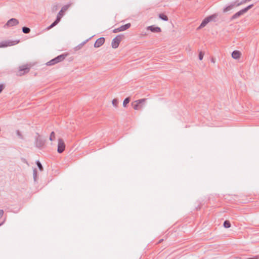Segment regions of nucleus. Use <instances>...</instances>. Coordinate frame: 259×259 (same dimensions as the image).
Masks as SVG:
<instances>
[{
	"label": "nucleus",
	"instance_id": "f257e3e1",
	"mask_svg": "<svg viewBox=\"0 0 259 259\" xmlns=\"http://www.w3.org/2000/svg\"><path fill=\"white\" fill-rule=\"evenodd\" d=\"M46 140L41 137L38 133H36V136L35 137V146L38 149H42L45 145Z\"/></svg>",
	"mask_w": 259,
	"mask_h": 259
},
{
	"label": "nucleus",
	"instance_id": "f03ea898",
	"mask_svg": "<svg viewBox=\"0 0 259 259\" xmlns=\"http://www.w3.org/2000/svg\"><path fill=\"white\" fill-rule=\"evenodd\" d=\"M67 54H63L60 55L58 56L55 58L52 59L50 61L48 62L46 64L48 66L54 65L59 62H60L64 60L66 57L67 56Z\"/></svg>",
	"mask_w": 259,
	"mask_h": 259
},
{
	"label": "nucleus",
	"instance_id": "7ed1b4c3",
	"mask_svg": "<svg viewBox=\"0 0 259 259\" xmlns=\"http://www.w3.org/2000/svg\"><path fill=\"white\" fill-rule=\"evenodd\" d=\"M146 101V99H141L136 100L132 103L133 108L135 110L141 109Z\"/></svg>",
	"mask_w": 259,
	"mask_h": 259
},
{
	"label": "nucleus",
	"instance_id": "20e7f679",
	"mask_svg": "<svg viewBox=\"0 0 259 259\" xmlns=\"http://www.w3.org/2000/svg\"><path fill=\"white\" fill-rule=\"evenodd\" d=\"M251 0H242L240 3H237L236 2H234L232 4H231L229 6L226 7L223 9V12L225 13L227 12L231 9H232L235 7H238L239 6L242 4H244L247 2H250Z\"/></svg>",
	"mask_w": 259,
	"mask_h": 259
},
{
	"label": "nucleus",
	"instance_id": "39448f33",
	"mask_svg": "<svg viewBox=\"0 0 259 259\" xmlns=\"http://www.w3.org/2000/svg\"><path fill=\"white\" fill-rule=\"evenodd\" d=\"M123 37L122 34H119L114 38L111 42L112 47L114 49L117 48Z\"/></svg>",
	"mask_w": 259,
	"mask_h": 259
},
{
	"label": "nucleus",
	"instance_id": "423d86ee",
	"mask_svg": "<svg viewBox=\"0 0 259 259\" xmlns=\"http://www.w3.org/2000/svg\"><path fill=\"white\" fill-rule=\"evenodd\" d=\"M65 144L63 139L60 138L58 139L57 151L59 153H62L65 150Z\"/></svg>",
	"mask_w": 259,
	"mask_h": 259
},
{
	"label": "nucleus",
	"instance_id": "0eeeda50",
	"mask_svg": "<svg viewBox=\"0 0 259 259\" xmlns=\"http://www.w3.org/2000/svg\"><path fill=\"white\" fill-rule=\"evenodd\" d=\"M131 26V23H127L124 25H122L119 28H115L113 30V33H117L118 32L123 31L128 29Z\"/></svg>",
	"mask_w": 259,
	"mask_h": 259
},
{
	"label": "nucleus",
	"instance_id": "6e6552de",
	"mask_svg": "<svg viewBox=\"0 0 259 259\" xmlns=\"http://www.w3.org/2000/svg\"><path fill=\"white\" fill-rule=\"evenodd\" d=\"M19 41H5L0 42V48L6 47L8 46H12L18 43Z\"/></svg>",
	"mask_w": 259,
	"mask_h": 259
},
{
	"label": "nucleus",
	"instance_id": "1a4fd4ad",
	"mask_svg": "<svg viewBox=\"0 0 259 259\" xmlns=\"http://www.w3.org/2000/svg\"><path fill=\"white\" fill-rule=\"evenodd\" d=\"M19 24V21L16 18H11L8 21L6 26L8 27L14 26Z\"/></svg>",
	"mask_w": 259,
	"mask_h": 259
},
{
	"label": "nucleus",
	"instance_id": "9d476101",
	"mask_svg": "<svg viewBox=\"0 0 259 259\" xmlns=\"http://www.w3.org/2000/svg\"><path fill=\"white\" fill-rule=\"evenodd\" d=\"M68 7H69V6L68 5L64 6L62 8L61 10L58 13L56 18H59V20H61L62 17L64 15L65 12L67 10V9H68Z\"/></svg>",
	"mask_w": 259,
	"mask_h": 259
},
{
	"label": "nucleus",
	"instance_id": "9b49d317",
	"mask_svg": "<svg viewBox=\"0 0 259 259\" xmlns=\"http://www.w3.org/2000/svg\"><path fill=\"white\" fill-rule=\"evenodd\" d=\"M19 70L20 72L23 71V73H20V75H22L26 73H28L29 71L30 67L27 64L22 65V66L19 67Z\"/></svg>",
	"mask_w": 259,
	"mask_h": 259
},
{
	"label": "nucleus",
	"instance_id": "f8f14e48",
	"mask_svg": "<svg viewBox=\"0 0 259 259\" xmlns=\"http://www.w3.org/2000/svg\"><path fill=\"white\" fill-rule=\"evenodd\" d=\"M147 29L154 33H159L161 31V29L160 27L158 26H155L154 25L148 26Z\"/></svg>",
	"mask_w": 259,
	"mask_h": 259
},
{
	"label": "nucleus",
	"instance_id": "ddd939ff",
	"mask_svg": "<svg viewBox=\"0 0 259 259\" xmlns=\"http://www.w3.org/2000/svg\"><path fill=\"white\" fill-rule=\"evenodd\" d=\"M105 42V38L104 37H100L97 39L94 44L95 48H99L102 46Z\"/></svg>",
	"mask_w": 259,
	"mask_h": 259
},
{
	"label": "nucleus",
	"instance_id": "4468645a",
	"mask_svg": "<svg viewBox=\"0 0 259 259\" xmlns=\"http://www.w3.org/2000/svg\"><path fill=\"white\" fill-rule=\"evenodd\" d=\"M245 13V11L243 10V9H242V10H240L239 11H238V12L236 13L235 14H234L231 17L230 19H231V20H233L234 19H236Z\"/></svg>",
	"mask_w": 259,
	"mask_h": 259
},
{
	"label": "nucleus",
	"instance_id": "2eb2a0df",
	"mask_svg": "<svg viewBox=\"0 0 259 259\" xmlns=\"http://www.w3.org/2000/svg\"><path fill=\"white\" fill-rule=\"evenodd\" d=\"M209 22V20H208V18L207 17H206L203 19L199 26L198 27L197 29H200L204 27H205L208 23Z\"/></svg>",
	"mask_w": 259,
	"mask_h": 259
},
{
	"label": "nucleus",
	"instance_id": "dca6fc26",
	"mask_svg": "<svg viewBox=\"0 0 259 259\" xmlns=\"http://www.w3.org/2000/svg\"><path fill=\"white\" fill-rule=\"evenodd\" d=\"M241 56V53L239 51L235 50L232 53V57L235 59H238Z\"/></svg>",
	"mask_w": 259,
	"mask_h": 259
},
{
	"label": "nucleus",
	"instance_id": "f3484780",
	"mask_svg": "<svg viewBox=\"0 0 259 259\" xmlns=\"http://www.w3.org/2000/svg\"><path fill=\"white\" fill-rule=\"evenodd\" d=\"M93 36L90 37L89 38L86 39L84 41L82 42L80 44H79L78 46H77L74 49L75 51H78L82 48V47L90 40L92 38Z\"/></svg>",
	"mask_w": 259,
	"mask_h": 259
},
{
	"label": "nucleus",
	"instance_id": "a211bd4d",
	"mask_svg": "<svg viewBox=\"0 0 259 259\" xmlns=\"http://www.w3.org/2000/svg\"><path fill=\"white\" fill-rule=\"evenodd\" d=\"M218 15L217 14H214L209 16L207 17V18H208L209 22H210V21L215 22L216 21L215 19L218 17Z\"/></svg>",
	"mask_w": 259,
	"mask_h": 259
},
{
	"label": "nucleus",
	"instance_id": "6ab92c4d",
	"mask_svg": "<svg viewBox=\"0 0 259 259\" xmlns=\"http://www.w3.org/2000/svg\"><path fill=\"white\" fill-rule=\"evenodd\" d=\"M60 21L58 18H56L54 22H53L48 27V29H50L53 27L55 26Z\"/></svg>",
	"mask_w": 259,
	"mask_h": 259
},
{
	"label": "nucleus",
	"instance_id": "aec40b11",
	"mask_svg": "<svg viewBox=\"0 0 259 259\" xmlns=\"http://www.w3.org/2000/svg\"><path fill=\"white\" fill-rule=\"evenodd\" d=\"M159 17L161 20L165 21H167L168 20V17L166 15H165L164 14H163V13L159 14Z\"/></svg>",
	"mask_w": 259,
	"mask_h": 259
},
{
	"label": "nucleus",
	"instance_id": "412c9836",
	"mask_svg": "<svg viewBox=\"0 0 259 259\" xmlns=\"http://www.w3.org/2000/svg\"><path fill=\"white\" fill-rule=\"evenodd\" d=\"M60 6L58 4H54L52 7V11L53 12H56L59 9Z\"/></svg>",
	"mask_w": 259,
	"mask_h": 259
},
{
	"label": "nucleus",
	"instance_id": "4be33fe9",
	"mask_svg": "<svg viewBox=\"0 0 259 259\" xmlns=\"http://www.w3.org/2000/svg\"><path fill=\"white\" fill-rule=\"evenodd\" d=\"M22 32L25 34H28L30 32V29L27 27H23L22 28Z\"/></svg>",
	"mask_w": 259,
	"mask_h": 259
},
{
	"label": "nucleus",
	"instance_id": "5701e85b",
	"mask_svg": "<svg viewBox=\"0 0 259 259\" xmlns=\"http://www.w3.org/2000/svg\"><path fill=\"white\" fill-rule=\"evenodd\" d=\"M223 226L226 228H229L231 227V223L228 220H226L224 222Z\"/></svg>",
	"mask_w": 259,
	"mask_h": 259
},
{
	"label": "nucleus",
	"instance_id": "b1692460",
	"mask_svg": "<svg viewBox=\"0 0 259 259\" xmlns=\"http://www.w3.org/2000/svg\"><path fill=\"white\" fill-rule=\"evenodd\" d=\"M130 100H131V99L130 97H127L126 98H125L124 101H123V107H126L127 104L129 103V102H130Z\"/></svg>",
	"mask_w": 259,
	"mask_h": 259
},
{
	"label": "nucleus",
	"instance_id": "393cba45",
	"mask_svg": "<svg viewBox=\"0 0 259 259\" xmlns=\"http://www.w3.org/2000/svg\"><path fill=\"white\" fill-rule=\"evenodd\" d=\"M36 165H37L38 168H39V169L40 171H42L43 170V167H42V165L41 163H40V162L39 161L37 160L36 162Z\"/></svg>",
	"mask_w": 259,
	"mask_h": 259
},
{
	"label": "nucleus",
	"instance_id": "a878e982",
	"mask_svg": "<svg viewBox=\"0 0 259 259\" xmlns=\"http://www.w3.org/2000/svg\"><path fill=\"white\" fill-rule=\"evenodd\" d=\"M49 139L51 141H54L55 139V134L54 132H51L50 136Z\"/></svg>",
	"mask_w": 259,
	"mask_h": 259
},
{
	"label": "nucleus",
	"instance_id": "bb28decb",
	"mask_svg": "<svg viewBox=\"0 0 259 259\" xmlns=\"http://www.w3.org/2000/svg\"><path fill=\"white\" fill-rule=\"evenodd\" d=\"M253 5L251 4L243 9L245 11V12L246 13L249 9L252 8L253 7Z\"/></svg>",
	"mask_w": 259,
	"mask_h": 259
},
{
	"label": "nucleus",
	"instance_id": "cd10ccee",
	"mask_svg": "<svg viewBox=\"0 0 259 259\" xmlns=\"http://www.w3.org/2000/svg\"><path fill=\"white\" fill-rule=\"evenodd\" d=\"M112 105L113 106H114V107H117V104L118 103V101L117 99H114L113 100H112Z\"/></svg>",
	"mask_w": 259,
	"mask_h": 259
},
{
	"label": "nucleus",
	"instance_id": "c85d7f7f",
	"mask_svg": "<svg viewBox=\"0 0 259 259\" xmlns=\"http://www.w3.org/2000/svg\"><path fill=\"white\" fill-rule=\"evenodd\" d=\"M16 134L19 137V138H20L21 139H24L23 136L22 135L21 133L19 130L16 131Z\"/></svg>",
	"mask_w": 259,
	"mask_h": 259
},
{
	"label": "nucleus",
	"instance_id": "c756f323",
	"mask_svg": "<svg viewBox=\"0 0 259 259\" xmlns=\"http://www.w3.org/2000/svg\"><path fill=\"white\" fill-rule=\"evenodd\" d=\"M203 56H204V53L202 52H199V55H198L199 59L200 60H202L203 59Z\"/></svg>",
	"mask_w": 259,
	"mask_h": 259
},
{
	"label": "nucleus",
	"instance_id": "7c9ffc66",
	"mask_svg": "<svg viewBox=\"0 0 259 259\" xmlns=\"http://www.w3.org/2000/svg\"><path fill=\"white\" fill-rule=\"evenodd\" d=\"M5 88V86L3 84H0V94L2 92L3 90H4Z\"/></svg>",
	"mask_w": 259,
	"mask_h": 259
},
{
	"label": "nucleus",
	"instance_id": "2f4dec72",
	"mask_svg": "<svg viewBox=\"0 0 259 259\" xmlns=\"http://www.w3.org/2000/svg\"><path fill=\"white\" fill-rule=\"evenodd\" d=\"M36 177V169H35L33 170V178H34V180H35Z\"/></svg>",
	"mask_w": 259,
	"mask_h": 259
},
{
	"label": "nucleus",
	"instance_id": "473e14b6",
	"mask_svg": "<svg viewBox=\"0 0 259 259\" xmlns=\"http://www.w3.org/2000/svg\"><path fill=\"white\" fill-rule=\"evenodd\" d=\"M4 214V210L2 209H0V219L2 217Z\"/></svg>",
	"mask_w": 259,
	"mask_h": 259
},
{
	"label": "nucleus",
	"instance_id": "72a5a7b5",
	"mask_svg": "<svg viewBox=\"0 0 259 259\" xmlns=\"http://www.w3.org/2000/svg\"><path fill=\"white\" fill-rule=\"evenodd\" d=\"M22 160H23V162H25V163H27V161L26 160V159H25L24 158H22Z\"/></svg>",
	"mask_w": 259,
	"mask_h": 259
},
{
	"label": "nucleus",
	"instance_id": "f704fd0d",
	"mask_svg": "<svg viewBox=\"0 0 259 259\" xmlns=\"http://www.w3.org/2000/svg\"><path fill=\"white\" fill-rule=\"evenodd\" d=\"M163 240V239H160V240L158 241V243H161Z\"/></svg>",
	"mask_w": 259,
	"mask_h": 259
},
{
	"label": "nucleus",
	"instance_id": "c9c22d12",
	"mask_svg": "<svg viewBox=\"0 0 259 259\" xmlns=\"http://www.w3.org/2000/svg\"><path fill=\"white\" fill-rule=\"evenodd\" d=\"M211 61V62H213V63H214V62H215L214 60V59H213V58H212Z\"/></svg>",
	"mask_w": 259,
	"mask_h": 259
},
{
	"label": "nucleus",
	"instance_id": "e433bc0d",
	"mask_svg": "<svg viewBox=\"0 0 259 259\" xmlns=\"http://www.w3.org/2000/svg\"><path fill=\"white\" fill-rule=\"evenodd\" d=\"M201 206H199L198 207H196L197 210L200 209Z\"/></svg>",
	"mask_w": 259,
	"mask_h": 259
},
{
	"label": "nucleus",
	"instance_id": "4c0bfd02",
	"mask_svg": "<svg viewBox=\"0 0 259 259\" xmlns=\"http://www.w3.org/2000/svg\"><path fill=\"white\" fill-rule=\"evenodd\" d=\"M3 224V223L0 224V226Z\"/></svg>",
	"mask_w": 259,
	"mask_h": 259
}]
</instances>
